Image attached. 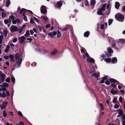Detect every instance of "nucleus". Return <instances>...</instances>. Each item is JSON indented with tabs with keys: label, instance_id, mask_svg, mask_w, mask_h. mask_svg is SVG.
Segmentation results:
<instances>
[{
	"label": "nucleus",
	"instance_id": "63",
	"mask_svg": "<svg viewBox=\"0 0 125 125\" xmlns=\"http://www.w3.org/2000/svg\"><path fill=\"white\" fill-rule=\"evenodd\" d=\"M17 39L16 38H14L13 40V42L14 43H15L17 41Z\"/></svg>",
	"mask_w": 125,
	"mask_h": 125
},
{
	"label": "nucleus",
	"instance_id": "54",
	"mask_svg": "<svg viewBox=\"0 0 125 125\" xmlns=\"http://www.w3.org/2000/svg\"><path fill=\"white\" fill-rule=\"evenodd\" d=\"M23 19L26 22H27L28 21L27 17L26 16H25L24 17Z\"/></svg>",
	"mask_w": 125,
	"mask_h": 125
},
{
	"label": "nucleus",
	"instance_id": "44",
	"mask_svg": "<svg viewBox=\"0 0 125 125\" xmlns=\"http://www.w3.org/2000/svg\"><path fill=\"white\" fill-rule=\"evenodd\" d=\"M23 28H22L21 27L19 28V29H18V31L20 33H21V32L22 31H23Z\"/></svg>",
	"mask_w": 125,
	"mask_h": 125
},
{
	"label": "nucleus",
	"instance_id": "16",
	"mask_svg": "<svg viewBox=\"0 0 125 125\" xmlns=\"http://www.w3.org/2000/svg\"><path fill=\"white\" fill-rule=\"evenodd\" d=\"M109 81L111 83L117 82V84H119V82L117 81L114 79H110Z\"/></svg>",
	"mask_w": 125,
	"mask_h": 125
},
{
	"label": "nucleus",
	"instance_id": "18",
	"mask_svg": "<svg viewBox=\"0 0 125 125\" xmlns=\"http://www.w3.org/2000/svg\"><path fill=\"white\" fill-rule=\"evenodd\" d=\"M90 34V32L89 31H87L84 33V36L85 37H87L89 36V35Z\"/></svg>",
	"mask_w": 125,
	"mask_h": 125
},
{
	"label": "nucleus",
	"instance_id": "20",
	"mask_svg": "<svg viewBox=\"0 0 125 125\" xmlns=\"http://www.w3.org/2000/svg\"><path fill=\"white\" fill-rule=\"evenodd\" d=\"M117 93V91H114V89L113 88L110 91V93L114 95Z\"/></svg>",
	"mask_w": 125,
	"mask_h": 125
},
{
	"label": "nucleus",
	"instance_id": "42",
	"mask_svg": "<svg viewBox=\"0 0 125 125\" xmlns=\"http://www.w3.org/2000/svg\"><path fill=\"white\" fill-rule=\"evenodd\" d=\"M42 17H43V19L45 22H46L48 21V18L47 17L45 16H43Z\"/></svg>",
	"mask_w": 125,
	"mask_h": 125
},
{
	"label": "nucleus",
	"instance_id": "45",
	"mask_svg": "<svg viewBox=\"0 0 125 125\" xmlns=\"http://www.w3.org/2000/svg\"><path fill=\"white\" fill-rule=\"evenodd\" d=\"M7 95L5 93L3 92V93L2 94H1V96H2L3 97H6Z\"/></svg>",
	"mask_w": 125,
	"mask_h": 125
},
{
	"label": "nucleus",
	"instance_id": "35",
	"mask_svg": "<svg viewBox=\"0 0 125 125\" xmlns=\"http://www.w3.org/2000/svg\"><path fill=\"white\" fill-rule=\"evenodd\" d=\"M11 21H10L8 20L5 19L4 20V22L6 24H7L8 23V22L10 23Z\"/></svg>",
	"mask_w": 125,
	"mask_h": 125
},
{
	"label": "nucleus",
	"instance_id": "29",
	"mask_svg": "<svg viewBox=\"0 0 125 125\" xmlns=\"http://www.w3.org/2000/svg\"><path fill=\"white\" fill-rule=\"evenodd\" d=\"M26 11H27V10L23 8H22L20 11V14H21L23 12H24L25 11L26 12Z\"/></svg>",
	"mask_w": 125,
	"mask_h": 125
},
{
	"label": "nucleus",
	"instance_id": "12",
	"mask_svg": "<svg viewBox=\"0 0 125 125\" xmlns=\"http://www.w3.org/2000/svg\"><path fill=\"white\" fill-rule=\"evenodd\" d=\"M97 14L99 15H104L102 10L100 8H98L97 9Z\"/></svg>",
	"mask_w": 125,
	"mask_h": 125
},
{
	"label": "nucleus",
	"instance_id": "61",
	"mask_svg": "<svg viewBox=\"0 0 125 125\" xmlns=\"http://www.w3.org/2000/svg\"><path fill=\"white\" fill-rule=\"evenodd\" d=\"M12 23L13 24H16V21L15 20H13L12 21Z\"/></svg>",
	"mask_w": 125,
	"mask_h": 125
},
{
	"label": "nucleus",
	"instance_id": "49",
	"mask_svg": "<svg viewBox=\"0 0 125 125\" xmlns=\"http://www.w3.org/2000/svg\"><path fill=\"white\" fill-rule=\"evenodd\" d=\"M89 2L87 0H86L85 1V5L86 6L89 5V4L88 3Z\"/></svg>",
	"mask_w": 125,
	"mask_h": 125
},
{
	"label": "nucleus",
	"instance_id": "2",
	"mask_svg": "<svg viewBox=\"0 0 125 125\" xmlns=\"http://www.w3.org/2000/svg\"><path fill=\"white\" fill-rule=\"evenodd\" d=\"M108 52H105V55L107 57H110L111 56L112 53L114 52V51L110 47H109L107 48Z\"/></svg>",
	"mask_w": 125,
	"mask_h": 125
},
{
	"label": "nucleus",
	"instance_id": "14",
	"mask_svg": "<svg viewBox=\"0 0 125 125\" xmlns=\"http://www.w3.org/2000/svg\"><path fill=\"white\" fill-rule=\"evenodd\" d=\"M117 58L115 57L112 58L111 62L113 64L117 62Z\"/></svg>",
	"mask_w": 125,
	"mask_h": 125
},
{
	"label": "nucleus",
	"instance_id": "21",
	"mask_svg": "<svg viewBox=\"0 0 125 125\" xmlns=\"http://www.w3.org/2000/svg\"><path fill=\"white\" fill-rule=\"evenodd\" d=\"M9 84L6 83H4L3 85H0V86L1 87H8L9 86Z\"/></svg>",
	"mask_w": 125,
	"mask_h": 125
},
{
	"label": "nucleus",
	"instance_id": "22",
	"mask_svg": "<svg viewBox=\"0 0 125 125\" xmlns=\"http://www.w3.org/2000/svg\"><path fill=\"white\" fill-rule=\"evenodd\" d=\"M57 50L56 48H54L53 49V51H51V52L52 55H53L55 54L57 52Z\"/></svg>",
	"mask_w": 125,
	"mask_h": 125
},
{
	"label": "nucleus",
	"instance_id": "48",
	"mask_svg": "<svg viewBox=\"0 0 125 125\" xmlns=\"http://www.w3.org/2000/svg\"><path fill=\"white\" fill-rule=\"evenodd\" d=\"M30 23L31 24H34L35 23V22L33 21V19L31 18L30 21Z\"/></svg>",
	"mask_w": 125,
	"mask_h": 125
},
{
	"label": "nucleus",
	"instance_id": "39",
	"mask_svg": "<svg viewBox=\"0 0 125 125\" xmlns=\"http://www.w3.org/2000/svg\"><path fill=\"white\" fill-rule=\"evenodd\" d=\"M107 79H102L100 81L99 83H103L104 82L105 80Z\"/></svg>",
	"mask_w": 125,
	"mask_h": 125
},
{
	"label": "nucleus",
	"instance_id": "43",
	"mask_svg": "<svg viewBox=\"0 0 125 125\" xmlns=\"http://www.w3.org/2000/svg\"><path fill=\"white\" fill-rule=\"evenodd\" d=\"M6 15V14L5 12H2V18H3L4 17H5Z\"/></svg>",
	"mask_w": 125,
	"mask_h": 125
},
{
	"label": "nucleus",
	"instance_id": "11",
	"mask_svg": "<svg viewBox=\"0 0 125 125\" xmlns=\"http://www.w3.org/2000/svg\"><path fill=\"white\" fill-rule=\"evenodd\" d=\"M57 34V32L54 31L52 32H52H50L48 33V35L50 36V37L52 38L53 37V35H56Z\"/></svg>",
	"mask_w": 125,
	"mask_h": 125
},
{
	"label": "nucleus",
	"instance_id": "30",
	"mask_svg": "<svg viewBox=\"0 0 125 125\" xmlns=\"http://www.w3.org/2000/svg\"><path fill=\"white\" fill-rule=\"evenodd\" d=\"M37 29L39 31L41 32L42 31V28L41 26L36 25Z\"/></svg>",
	"mask_w": 125,
	"mask_h": 125
},
{
	"label": "nucleus",
	"instance_id": "27",
	"mask_svg": "<svg viewBox=\"0 0 125 125\" xmlns=\"http://www.w3.org/2000/svg\"><path fill=\"white\" fill-rule=\"evenodd\" d=\"M10 4V0H8L6 2V7H8Z\"/></svg>",
	"mask_w": 125,
	"mask_h": 125
},
{
	"label": "nucleus",
	"instance_id": "41",
	"mask_svg": "<svg viewBox=\"0 0 125 125\" xmlns=\"http://www.w3.org/2000/svg\"><path fill=\"white\" fill-rule=\"evenodd\" d=\"M1 78H4L5 77V75L3 73H2L0 74Z\"/></svg>",
	"mask_w": 125,
	"mask_h": 125
},
{
	"label": "nucleus",
	"instance_id": "34",
	"mask_svg": "<svg viewBox=\"0 0 125 125\" xmlns=\"http://www.w3.org/2000/svg\"><path fill=\"white\" fill-rule=\"evenodd\" d=\"M19 56V53H18L15 55L14 57L16 60H17Z\"/></svg>",
	"mask_w": 125,
	"mask_h": 125
},
{
	"label": "nucleus",
	"instance_id": "3",
	"mask_svg": "<svg viewBox=\"0 0 125 125\" xmlns=\"http://www.w3.org/2000/svg\"><path fill=\"white\" fill-rule=\"evenodd\" d=\"M40 11L41 13L44 14H45L47 12L46 7L44 5L42 6L41 8Z\"/></svg>",
	"mask_w": 125,
	"mask_h": 125
},
{
	"label": "nucleus",
	"instance_id": "53",
	"mask_svg": "<svg viewBox=\"0 0 125 125\" xmlns=\"http://www.w3.org/2000/svg\"><path fill=\"white\" fill-rule=\"evenodd\" d=\"M123 98L121 96H120L119 99V101L120 102H121L122 101Z\"/></svg>",
	"mask_w": 125,
	"mask_h": 125
},
{
	"label": "nucleus",
	"instance_id": "33",
	"mask_svg": "<svg viewBox=\"0 0 125 125\" xmlns=\"http://www.w3.org/2000/svg\"><path fill=\"white\" fill-rule=\"evenodd\" d=\"M99 105L100 107L101 108V109L102 111L104 110V107L102 104L101 103L99 104Z\"/></svg>",
	"mask_w": 125,
	"mask_h": 125
},
{
	"label": "nucleus",
	"instance_id": "40",
	"mask_svg": "<svg viewBox=\"0 0 125 125\" xmlns=\"http://www.w3.org/2000/svg\"><path fill=\"white\" fill-rule=\"evenodd\" d=\"M16 125H24V124L23 122H20L19 123L17 124Z\"/></svg>",
	"mask_w": 125,
	"mask_h": 125
},
{
	"label": "nucleus",
	"instance_id": "26",
	"mask_svg": "<svg viewBox=\"0 0 125 125\" xmlns=\"http://www.w3.org/2000/svg\"><path fill=\"white\" fill-rule=\"evenodd\" d=\"M30 33L29 32V30H27L26 31L25 34H24V36H25L27 37L28 36L30 35Z\"/></svg>",
	"mask_w": 125,
	"mask_h": 125
},
{
	"label": "nucleus",
	"instance_id": "59",
	"mask_svg": "<svg viewBox=\"0 0 125 125\" xmlns=\"http://www.w3.org/2000/svg\"><path fill=\"white\" fill-rule=\"evenodd\" d=\"M5 79H0V83L4 82Z\"/></svg>",
	"mask_w": 125,
	"mask_h": 125
},
{
	"label": "nucleus",
	"instance_id": "32",
	"mask_svg": "<svg viewBox=\"0 0 125 125\" xmlns=\"http://www.w3.org/2000/svg\"><path fill=\"white\" fill-rule=\"evenodd\" d=\"M61 32L59 31V30L58 31L57 34V37L59 38L61 37Z\"/></svg>",
	"mask_w": 125,
	"mask_h": 125
},
{
	"label": "nucleus",
	"instance_id": "25",
	"mask_svg": "<svg viewBox=\"0 0 125 125\" xmlns=\"http://www.w3.org/2000/svg\"><path fill=\"white\" fill-rule=\"evenodd\" d=\"M117 111L118 112L119 114H120L121 115H122L123 114V112L121 109H118Z\"/></svg>",
	"mask_w": 125,
	"mask_h": 125
},
{
	"label": "nucleus",
	"instance_id": "47",
	"mask_svg": "<svg viewBox=\"0 0 125 125\" xmlns=\"http://www.w3.org/2000/svg\"><path fill=\"white\" fill-rule=\"evenodd\" d=\"M3 32L4 34H7L8 31L6 29H4L3 30Z\"/></svg>",
	"mask_w": 125,
	"mask_h": 125
},
{
	"label": "nucleus",
	"instance_id": "31",
	"mask_svg": "<svg viewBox=\"0 0 125 125\" xmlns=\"http://www.w3.org/2000/svg\"><path fill=\"white\" fill-rule=\"evenodd\" d=\"M113 21V20L112 19H109L108 21L109 25V26L112 24Z\"/></svg>",
	"mask_w": 125,
	"mask_h": 125
},
{
	"label": "nucleus",
	"instance_id": "10",
	"mask_svg": "<svg viewBox=\"0 0 125 125\" xmlns=\"http://www.w3.org/2000/svg\"><path fill=\"white\" fill-rule=\"evenodd\" d=\"M22 61V58H20L19 59L18 61L16 62V63L17 65V66L18 67H20V64H21Z\"/></svg>",
	"mask_w": 125,
	"mask_h": 125
},
{
	"label": "nucleus",
	"instance_id": "15",
	"mask_svg": "<svg viewBox=\"0 0 125 125\" xmlns=\"http://www.w3.org/2000/svg\"><path fill=\"white\" fill-rule=\"evenodd\" d=\"M9 57L10 58L11 61L12 62H14L15 61V59L13 58L14 56L13 55L10 54L9 55Z\"/></svg>",
	"mask_w": 125,
	"mask_h": 125
},
{
	"label": "nucleus",
	"instance_id": "9",
	"mask_svg": "<svg viewBox=\"0 0 125 125\" xmlns=\"http://www.w3.org/2000/svg\"><path fill=\"white\" fill-rule=\"evenodd\" d=\"M90 4L92 6V9H93L94 8L96 4V1L95 0H91L90 1Z\"/></svg>",
	"mask_w": 125,
	"mask_h": 125
},
{
	"label": "nucleus",
	"instance_id": "17",
	"mask_svg": "<svg viewBox=\"0 0 125 125\" xmlns=\"http://www.w3.org/2000/svg\"><path fill=\"white\" fill-rule=\"evenodd\" d=\"M120 6V4L119 3L117 2H115V7L116 9H118Z\"/></svg>",
	"mask_w": 125,
	"mask_h": 125
},
{
	"label": "nucleus",
	"instance_id": "52",
	"mask_svg": "<svg viewBox=\"0 0 125 125\" xmlns=\"http://www.w3.org/2000/svg\"><path fill=\"white\" fill-rule=\"evenodd\" d=\"M18 113L19 115L21 116L22 117H23V115H22V114L21 111H19L18 112Z\"/></svg>",
	"mask_w": 125,
	"mask_h": 125
},
{
	"label": "nucleus",
	"instance_id": "1",
	"mask_svg": "<svg viewBox=\"0 0 125 125\" xmlns=\"http://www.w3.org/2000/svg\"><path fill=\"white\" fill-rule=\"evenodd\" d=\"M115 18L117 20L121 22L124 21L125 18L124 15L120 13H118L115 15Z\"/></svg>",
	"mask_w": 125,
	"mask_h": 125
},
{
	"label": "nucleus",
	"instance_id": "7",
	"mask_svg": "<svg viewBox=\"0 0 125 125\" xmlns=\"http://www.w3.org/2000/svg\"><path fill=\"white\" fill-rule=\"evenodd\" d=\"M87 61L88 62L90 63H94L95 62V61L91 57H87L86 59Z\"/></svg>",
	"mask_w": 125,
	"mask_h": 125
},
{
	"label": "nucleus",
	"instance_id": "28",
	"mask_svg": "<svg viewBox=\"0 0 125 125\" xmlns=\"http://www.w3.org/2000/svg\"><path fill=\"white\" fill-rule=\"evenodd\" d=\"M111 58H107L105 59V61L107 62H109L111 61Z\"/></svg>",
	"mask_w": 125,
	"mask_h": 125
},
{
	"label": "nucleus",
	"instance_id": "56",
	"mask_svg": "<svg viewBox=\"0 0 125 125\" xmlns=\"http://www.w3.org/2000/svg\"><path fill=\"white\" fill-rule=\"evenodd\" d=\"M119 107V105H117L116 104H115V106L114 107L115 108H118Z\"/></svg>",
	"mask_w": 125,
	"mask_h": 125
},
{
	"label": "nucleus",
	"instance_id": "37",
	"mask_svg": "<svg viewBox=\"0 0 125 125\" xmlns=\"http://www.w3.org/2000/svg\"><path fill=\"white\" fill-rule=\"evenodd\" d=\"M3 115L4 117H6L7 116V113L5 110L3 111Z\"/></svg>",
	"mask_w": 125,
	"mask_h": 125
},
{
	"label": "nucleus",
	"instance_id": "38",
	"mask_svg": "<svg viewBox=\"0 0 125 125\" xmlns=\"http://www.w3.org/2000/svg\"><path fill=\"white\" fill-rule=\"evenodd\" d=\"M27 11H28L29 12H30V13H31V14H33L34 15H35L37 17L39 18V17L38 16L36 15H35V14H34L33 12L31 10H27Z\"/></svg>",
	"mask_w": 125,
	"mask_h": 125
},
{
	"label": "nucleus",
	"instance_id": "23",
	"mask_svg": "<svg viewBox=\"0 0 125 125\" xmlns=\"http://www.w3.org/2000/svg\"><path fill=\"white\" fill-rule=\"evenodd\" d=\"M118 42L119 43H122V44L125 43V39H120L119 40Z\"/></svg>",
	"mask_w": 125,
	"mask_h": 125
},
{
	"label": "nucleus",
	"instance_id": "55",
	"mask_svg": "<svg viewBox=\"0 0 125 125\" xmlns=\"http://www.w3.org/2000/svg\"><path fill=\"white\" fill-rule=\"evenodd\" d=\"M117 100V99L116 98H114L113 100V102L114 103H116V101Z\"/></svg>",
	"mask_w": 125,
	"mask_h": 125
},
{
	"label": "nucleus",
	"instance_id": "36",
	"mask_svg": "<svg viewBox=\"0 0 125 125\" xmlns=\"http://www.w3.org/2000/svg\"><path fill=\"white\" fill-rule=\"evenodd\" d=\"M9 18L10 19H11L13 20H14L15 19V17L13 15H11L10 16H9Z\"/></svg>",
	"mask_w": 125,
	"mask_h": 125
},
{
	"label": "nucleus",
	"instance_id": "13",
	"mask_svg": "<svg viewBox=\"0 0 125 125\" xmlns=\"http://www.w3.org/2000/svg\"><path fill=\"white\" fill-rule=\"evenodd\" d=\"M92 76H94L96 78L98 77L100 75V73L99 72H98L97 73H94L93 74H91Z\"/></svg>",
	"mask_w": 125,
	"mask_h": 125
},
{
	"label": "nucleus",
	"instance_id": "19",
	"mask_svg": "<svg viewBox=\"0 0 125 125\" xmlns=\"http://www.w3.org/2000/svg\"><path fill=\"white\" fill-rule=\"evenodd\" d=\"M106 4H104L102 6L101 8H100L101 10H102L103 11H104L105 10H106Z\"/></svg>",
	"mask_w": 125,
	"mask_h": 125
},
{
	"label": "nucleus",
	"instance_id": "24",
	"mask_svg": "<svg viewBox=\"0 0 125 125\" xmlns=\"http://www.w3.org/2000/svg\"><path fill=\"white\" fill-rule=\"evenodd\" d=\"M89 55L88 54V53L86 52L84 54H83V58L84 59H86V57L85 56H86L87 57H89Z\"/></svg>",
	"mask_w": 125,
	"mask_h": 125
},
{
	"label": "nucleus",
	"instance_id": "4",
	"mask_svg": "<svg viewBox=\"0 0 125 125\" xmlns=\"http://www.w3.org/2000/svg\"><path fill=\"white\" fill-rule=\"evenodd\" d=\"M10 30L11 32H13L15 31H17L18 28L16 26L12 25L10 27Z\"/></svg>",
	"mask_w": 125,
	"mask_h": 125
},
{
	"label": "nucleus",
	"instance_id": "46",
	"mask_svg": "<svg viewBox=\"0 0 125 125\" xmlns=\"http://www.w3.org/2000/svg\"><path fill=\"white\" fill-rule=\"evenodd\" d=\"M33 19L37 21V22L38 23H39L40 22L39 20L38 19L35 17H33Z\"/></svg>",
	"mask_w": 125,
	"mask_h": 125
},
{
	"label": "nucleus",
	"instance_id": "5",
	"mask_svg": "<svg viewBox=\"0 0 125 125\" xmlns=\"http://www.w3.org/2000/svg\"><path fill=\"white\" fill-rule=\"evenodd\" d=\"M63 2V1L61 0L58 1L55 5V6L57 8H60L62 5Z\"/></svg>",
	"mask_w": 125,
	"mask_h": 125
},
{
	"label": "nucleus",
	"instance_id": "62",
	"mask_svg": "<svg viewBox=\"0 0 125 125\" xmlns=\"http://www.w3.org/2000/svg\"><path fill=\"white\" fill-rule=\"evenodd\" d=\"M50 26V24H47L46 25L45 27L46 28H48Z\"/></svg>",
	"mask_w": 125,
	"mask_h": 125
},
{
	"label": "nucleus",
	"instance_id": "6",
	"mask_svg": "<svg viewBox=\"0 0 125 125\" xmlns=\"http://www.w3.org/2000/svg\"><path fill=\"white\" fill-rule=\"evenodd\" d=\"M26 39V38L24 36H22L20 37L19 39V40L20 41V43L22 44V42H24Z\"/></svg>",
	"mask_w": 125,
	"mask_h": 125
},
{
	"label": "nucleus",
	"instance_id": "58",
	"mask_svg": "<svg viewBox=\"0 0 125 125\" xmlns=\"http://www.w3.org/2000/svg\"><path fill=\"white\" fill-rule=\"evenodd\" d=\"M26 40H27L29 41L30 42H31L32 40V39L31 38H27L26 39Z\"/></svg>",
	"mask_w": 125,
	"mask_h": 125
},
{
	"label": "nucleus",
	"instance_id": "8",
	"mask_svg": "<svg viewBox=\"0 0 125 125\" xmlns=\"http://www.w3.org/2000/svg\"><path fill=\"white\" fill-rule=\"evenodd\" d=\"M8 102H3L2 106L1 107V109L5 108L6 107V105L8 104Z\"/></svg>",
	"mask_w": 125,
	"mask_h": 125
},
{
	"label": "nucleus",
	"instance_id": "57",
	"mask_svg": "<svg viewBox=\"0 0 125 125\" xmlns=\"http://www.w3.org/2000/svg\"><path fill=\"white\" fill-rule=\"evenodd\" d=\"M111 85L113 88H115L116 87V86L115 84H111Z\"/></svg>",
	"mask_w": 125,
	"mask_h": 125
},
{
	"label": "nucleus",
	"instance_id": "51",
	"mask_svg": "<svg viewBox=\"0 0 125 125\" xmlns=\"http://www.w3.org/2000/svg\"><path fill=\"white\" fill-rule=\"evenodd\" d=\"M104 28V25L103 24H102L101 25L100 28L101 29H103Z\"/></svg>",
	"mask_w": 125,
	"mask_h": 125
},
{
	"label": "nucleus",
	"instance_id": "60",
	"mask_svg": "<svg viewBox=\"0 0 125 125\" xmlns=\"http://www.w3.org/2000/svg\"><path fill=\"white\" fill-rule=\"evenodd\" d=\"M36 51H38L40 52L42 51V50L40 48H38L36 49Z\"/></svg>",
	"mask_w": 125,
	"mask_h": 125
},
{
	"label": "nucleus",
	"instance_id": "64",
	"mask_svg": "<svg viewBox=\"0 0 125 125\" xmlns=\"http://www.w3.org/2000/svg\"><path fill=\"white\" fill-rule=\"evenodd\" d=\"M122 118L123 120H125V115L123 114L122 115Z\"/></svg>",
	"mask_w": 125,
	"mask_h": 125
},
{
	"label": "nucleus",
	"instance_id": "50",
	"mask_svg": "<svg viewBox=\"0 0 125 125\" xmlns=\"http://www.w3.org/2000/svg\"><path fill=\"white\" fill-rule=\"evenodd\" d=\"M105 83L107 85H109L110 84V82L108 80H106Z\"/></svg>",
	"mask_w": 125,
	"mask_h": 125
}]
</instances>
